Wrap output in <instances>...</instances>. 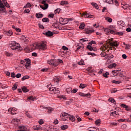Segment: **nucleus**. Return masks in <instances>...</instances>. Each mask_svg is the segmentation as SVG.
Listing matches in <instances>:
<instances>
[{"mask_svg": "<svg viewBox=\"0 0 131 131\" xmlns=\"http://www.w3.org/2000/svg\"><path fill=\"white\" fill-rule=\"evenodd\" d=\"M40 108H42L43 109H47V110H48V112L49 114L52 113V112H53V111H54V108H53L52 107H45V106H40Z\"/></svg>", "mask_w": 131, "mask_h": 131, "instance_id": "obj_8", "label": "nucleus"}, {"mask_svg": "<svg viewBox=\"0 0 131 131\" xmlns=\"http://www.w3.org/2000/svg\"><path fill=\"white\" fill-rule=\"evenodd\" d=\"M43 34L46 36H47L48 37H50L54 35V33H53V32H52L51 31H48L45 33H43Z\"/></svg>", "mask_w": 131, "mask_h": 131, "instance_id": "obj_11", "label": "nucleus"}, {"mask_svg": "<svg viewBox=\"0 0 131 131\" xmlns=\"http://www.w3.org/2000/svg\"><path fill=\"white\" fill-rule=\"evenodd\" d=\"M80 49H82L81 50H83V47L82 46H79L77 47L76 51H79V50H80Z\"/></svg>", "mask_w": 131, "mask_h": 131, "instance_id": "obj_54", "label": "nucleus"}, {"mask_svg": "<svg viewBox=\"0 0 131 131\" xmlns=\"http://www.w3.org/2000/svg\"><path fill=\"white\" fill-rule=\"evenodd\" d=\"M40 8H41V9L42 10H47V9L49 8V4H45L44 6L40 5Z\"/></svg>", "mask_w": 131, "mask_h": 131, "instance_id": "obj_18", "label": "nucleus"}, {"mask_svg": "<svg viewBox=\"0 0 131 131\" xmlns=\"http://www.w3.org/2000/svg\"><path fill=\"white\" fill-rule=\"evenodd\" d=\"M108 102H111V103H113L115 105H116V101L113 98H111L108 100Z\"/></svg>", "mask_w": 131, "mask_h": 131, "instance_id": "obj_23", "label": "nucleus"}, {"mask_svg": "<svg viewBox=\"0 0 131 131\" xmlns=\"http://www.w3.org/2000/svg\"><path fill=\"white\" fill-rule=\"evenodd\" d=\"M42 22H46L47 23H49V22H50V20H49V18L47 17L42 18Z\"/></svg>", "mask_w": 131, "mask_h": 131, "instance_id": "obj_35", "label": "nucleus"}, {"mask_svg": "<svg viewBox=\"0 0 131 131\" xmlns=\"http://www.w3.org/2000/svg\"><path fill=\"white\" fill-rule=\"evenodd\" d=\"M25 114L27 116V117H28V118H32V116L29 114V113H28V112H26Z\"/></svg>", "mask_w": 131, "mask_h": 131, "instance_id": "obj_40", "label": "nucleus"}, {"mask_svg": "<svg viewBox=\"0 0 131 131\" xmlns=\"http://www.w3.org/2000/svg\"><path fill=\"white\" fill-rule=\"evenodd\" d=\"M126 31H127V32H131V29L130 28H128L126 29Z\"/></svg>", "mask_w": 131, "mask_h": 131, "instance_id": "obj_64", "label": "nucleus"}, {"mask_svg": "<svg viewBox=\"0 0 131 131\" xmlns=\"http://www.w3.org/2000/svg\"><path fill=\"white\" fill-rule=\"evenodd\" d=\"M11 50H15L16 51H22V47L20 46V44L17 43L15 41L11 42Z\"/></svg>", "mask_w": 131, "mask_h": 131, "instance_id": "obj_3", "label": "nucleus"}, {"mask_svg": "<svg viewBox=\"0 0 131 131\" xmlns=\"http://www.w3.org/2000/svg\"><path fill=\"white\" fill-rule=\"evenodd\" d=\"M88 130L89 131H97L98 130V128L96 127H91L88 128Z\"/></svg>", "mask_w": 131, "mask_h": 131, "instance_id": "obj_19", "label": "nucleus"}, {"mask_svg": "<svg viewBox=\"0 0 131 131\" xmlns=\"http://www.w3.org/2000/svg\"><path fill=\"white\" fill-rule=\"evenodd\" d=\"M10 8V6H9V4H8L7 2H4V5L2 3V1L0 0V8L1 9H5V8Z\"/></svg>", "mask_w": 131, "mask_h": 131, "instance_id": "obj_6", "label": "nucleus"}, {"mask_svg": "<svg viewBox=\"0 0 131 131\" xmlns=\"http://www.w3.org/2000/svg\"><path fill=\"white\" fill-rule=\"evenodd\" d=\"M107 56L108 58V60H110V59L114 58V56L111 54H107Z\"/></svg>", "mask_w": 131, "mask_h": 131, "instance_id": "obj_34", "label": "nucleus"}, {"mask_svg": "<svg viewBox=\"0 0 131 131\" xmlns=\"http://www.w3.org/2000/svg\"><path fill=\"white\" fill-rule=\"evenodd\" d=\"M68 4H69L68 2L66 1H61L60 2L61 6H65V5H68Z\"/></svg>", "mask_w": 131, "mask_h": 131, "instance_id": "obj_27", "label": "nucleus"}, {"mask_svg": "<svg viewBox=\"0 0 131 131\" xmlns=\"http://www.w3.org/2000/svg\"><path fill=\"white\" fill-rule=\"evenodd\" d=\"M79 96H81V97H91V94L90 93L84 94L81 92L79 93Z\"/></svg>", "mask_w": 131, "mask_h": 131, "instance_id": "obj_17", "label": "nucleus"}, {"mask_svg": "<svg viewBox=\"0 0 131 131\" xmlns=\"http://www.w3.org/2000/svg\"><path fill=\"white\" fill-rule=\"evenodd\" d=\"M108 75H109V73L106 72L105 73L103 74V76L106 78H108Z\"/></svg>", "mask_w": 131, "mask_h": 131, "instance_id": "obj_45", "label": "nucleus"}, {"mask_svg": "<svg viewBox=\"0 0 131 131\" xmlns=\"http://www.w3.org/2000/svg\"><path fill=\"white\" fill-rule=\"evenodd\" d=\"M78 64L83 66L84 65V61L83 60H80V61L78 62Z\"/></svg>", "mask_w": 131, "mask_h": 131, "instance_id": "obj_39", "label": "nucleus"}, {"mask_svg": "<svg viewBox=\"0 0 131 131\" xmlns=\"http://www.w3.org/2000/svg\"><path fill=\"white\" fill-rule=\"evenodd\" d=\"M87 49L89 50V51H95V49H94L91 45H88L86 47Z\"/></svg>", "mask_w": 131, "mask_h": 131, "instance_id": "obj_31", "label": "nucleus"}, {"mask_svg": "<svg viewBox=\"0 0 131 131\" xmlns=\"http://www.w3.org/2000/svg\"><path fill=\"white\" fill-rule=\"evenodd\" d=\"M36 16L38 19H40V18H42L43 17V15L42 14H40V13H36Z\"/></svg>", "mask_w": 131, "mask_h": 131, "instance_id": "obj_30", "label": "nucleus"}, {"mask_svg": "<svg viewBox=\"0 0 131 131\" xmlns=\"http://www.w3.org/2000/svg\"><path fill=\"white\" fill-rule=\"evenodd\" d=\"M130 6L128 5V4H125L123 5V9H124V10H125V9H127V8H129V9L130 8Z\"/></svg>", "mask_w": 131, "mask_h": 131, "instance_id": "obj_37", "label": "nucleus"}, {"mask_svg": "<svg viewBox=\"0 0 131 131\" xmlns=\"http://www.w3.org/2000/svg\"><path fill=\"white\" fill-rule=\"evenodd\" d=\"M105 20H106V21H107L110 23H111V22H112V19L109 17H106Z\"/></svg>", "mask_w": 131, "mask_h": 131, "instance_id": "obj_38", "label": "nucleus"}, {"mask_svg": "<svg viewBox=\"0 0 131 131\" xmlns=\"http://www.w3.org/2000/svg\"><path fill=\"white\" fill-rule=\"evenodd\" d=\"M85 32L87 34H90V33H93V32H95V30L93 29H85Z\"/></svg>", "mask_w": 131, "mask_h": 131, "instance_id": "obj_14", "label": "nucleus"}, {"mask_svg": "<svg viewBox=\"0 0 131 131\" xmlns=\"http://www.w3.org/2000/svg\"><path fill=\"white\" fill-rule=\"evenodd\" d=\"M107 32H110V33H111L112 34H116L117 32L114 31V30H112V29H107Z\"/></svg>", "mask_w": 131, "mask_h": 131, "instance_id": "obj_20", "label": "nucleus"}, {"mask_svg": "<svg viewBox=\"0 0 131 131\" xmlns=\"http://www.w3.org/2000/svg\"><path fill=\"white\" fill-rule=\"evenodd\" d=\"M36 48L39 51H46L48 49V47H47V42L43 41L40 43H39L36 45Z\"/></svg>", "mask_w": 131, "mask_h": 131, "instance_id": "obj_2", "label": "nucleus"}, {"mask_svg": "<svg viewBox=\"0 0 131 131\" xmlns=\"http://www.w3.org/2000/svg\"><path fill=\"white\" fill-rule=\"evenodd\" d=\"M58 98L59 99H63L64 100H65V99H66V98L64 97V96H63V95L59 96L58 97Z\"/></svg>", "mask_w": 131, "mask_h": 131, "instance_id": "obj_56", "label": "nucleus"}, {"mask_svg": "<svg viewBox=\"0 0 131 131\" xmlns=\"http://www.w3.org/2000/svg\"><path fill=\"white\" fill-rule=\"evenodd\" d=\"M38 26L39 28H41V29H43V28H45V27H43V26L40 24H38Z\"/></svg>", "mask_w": 131, "mask_h": 131, "instance_id": "obj_59", "label": "nucleus"}, {"mask_svg": "<svg viewBox=\"0 0 131 131\" xmlns=\"http://www.w3.org/2000/svg\"><path fill=\"white\" fill-rule=\"evenodd\" d=\"M107 43H109L110 46L113 47H118L119 46V43L117 42L116 41H113V38H112L111 39H108L107 41Z\"/></svg>", "mask_w": 131, "mask_h": 131, "instance_id": "obj_5", "label": "nucleus"}, {"mask_svg": "<svg viewBox=\"0 0 131 131\" xmlns=\"http://www.w3.org/2000/svg\"><path fill=\"white\" fill-rule=\"evenodd\" d=\"M36 99V98L35 97H33V96H31L28 97L27 100H28V101H34V100H35Z\"/></svg>", "mask_w": 131, "mask_h": 131, "instance_id": "obj_21", "label": "nucleus"}, {"mask_svg": "<svg viewBox=\"0 0 131 131\" xmlns=\"http://www.w3.org/2000/svg\"><path fill=\"white\" fill-rule=\"evenodd\" d=\"M89 45L92 46V45H96V42L94 40H92L89 42Z\"/></svg>", "mask_w": 131, "mask_h": 131, "instance_id": "obj_50", "label": "nucleus"}, {"mask_svg": "<svg viewBox=\"0 0 131 131\" xmlns=\"http://www.w3.org/2000/svg\"><path fill=\"white\" fill-rule=\"evenodd\" d=\"M121 106L123 107V108H125V110L126 111H131V107L128 105H126L124 104H121Z\"/></svg>", "mask_w": 131, "mask_h": 131, "instance_id": "obj_12", "label": "nucleus"}, {"mask_svg": "<svg viewBox=\"0 0 131 131\" xmlns=\"http://www.w3.org/2000/svg\"><path fill=\"white\" fill-rule=\"evenodd\" d=\"M117 24L119 26H123L124 25V22L122 20H120L117 22Z\"/></svg>", "mask_w": 131, "mask_h": 131, "instance_id": "obj_24", "label": "nucleus"}, {"mask_svg": "<svg viewBox=\"0 0 131 131\" xmlns=\"http://www.w3.org/2000/svg\"><path fill=\"white\" fill-rule=\"evenodd\" d=\"M101 122V120H97L95 121L96 124H99V123H100Z\"/></svg>", "mask_w": 131, "mask_h": 131, "instance_id": "obj_61", "label": "nucleus"}, {"mask_svg": "<svg viewBox=\"0 0 131 131\" xmlns=\"http://www.w3.org/2000/svg\"><path fill=\"white\" fill-rule=\"evenodd\" d=\"M77 91H78V90L74 89V90H73L72 91H71V93H73V94H76V93H77Z\"/></svg>", "mask_w": 131, "mask_h": 131, "instance_id": "obj_57", "label": "nucleus"}, {"mask_svg": "<svg viewBox=\"0 0 131 131\" xmlns=\"http://www.w3.org/2000/svg\"><path fill=\"white\" fill-rule=\"evenodd\" d=\"M5 55H6V56H7V57H12V56H13V54L7 52V51L5 52Z\"/></svg>", "mask_w": 131, "mask_h": 131, "instance_id": "obj_41", "label": "nucleus"}, {"mask_svg": "<svg viewBox=\"0 0 131 131\" xmlns=\"http://www.w3.org/2000/svg\"><path fill=\"white\" fill-rule=\"evenodd\" d=\"M50 92L54 93L55 94H60V91L58 90V89H56V88H49Z\"/></svg>", "mask_w": 131, "mask_h": 131, "instance_id": "obj_7", "label": "nucleus"}, {"mask_svg": "<svg viewBox=\"0 0 131 131\" xmlns=\"http://www.w3.org/2000/svg\"><path fill=\"white\" fill-rule=\"evenodd\" d=\"M84 26H85V24H84V23H82L79 27V28L80 29H84Z\"/></svg>", "mask_w": 131, "mask_h": 131, "instance_id": "obj_28", "label": "nucleus"}, {"mask_svg": "<svg viewBox=\"0 0 131 131\" xmlns=\"http://www.w3.org/2000/svg\"><path fill=\"white\" fill-rule=\"evenodd\" d=\"M31 7V4L30 3H27L26 6H24V8H30Z\"/></svg>", "mask_w": 131, "mask_h": 131, "instance_id": "obj_53", "label": "nucleus"}, {"mask_svg": "<svg viewBox=\"0 0 131 131\" xmlns=\"http://www.w3.org/2000/svg\"><path fill=\"white\" fill-rule=\"evenodd\" d=\"M86 85H85L84 84L81 83L79 86V88L80 89H84V88H86Z\"/></svg>", "mask_w": 131, "mask_h": 131, "instance_id": "obj_42", "label": "nucleus"}, {"mask_svg": "<svg viewBox=\"0 0 131 131\" xmlns=\"http://www.w3.org/2000/svg\"><path fill=\"white\" fill-rule=\"evenodd\" d=\"M21 90L24 93H27V92H29V90H28L26 86H23L21 88Z\"/></svg>", "mask_w": 131, "mask_h": 131, "instance_id": "obj_22", "label": "nucleus"}, {"mask_svg": "<svg viewBox=\"0 0 131 131\" xmlns=\"http://www.w3.org/2000/svg\"><path fill=\"white\" fill-rule=\"evenodd\" d=\"M17 131H28V129H27L26 126L22 125L18 127V130Z\"/></svg>", "mask_w": 131, "mask_h": 131, "instance_id": "obj_10", "label": "nucleus"}, {"mask_svg": "<svg viewBox=\"0 0 131 131\" xmlns=\"http://www.w3.org/2000/svg\"><path fill=\"white\" fill-rule=\"evenodd\" d=\"M11 77H13V78L16 77V74L14 73H11Z\"/></svg>", "mask_w": 131, "mask_h": 131, "instance_id": "obj_63", "label": "nucleus"}, {"mask_svg": "<svg viewBox=\"0 0 131 131\" xmlns=\"http://www.w3.org/2000/svg\"><path fill=\"white\" fill-rule=\"evenodd\" d=\"M14 122H20V119H14Z\"/></svg>", "mask_w": 131, "mask_h": 131, "instance_id": "obj_62", "label": "nucleus"}, {"mask_svg": "<svg viewBox=\"0 0 131 131\" xmlns=\"http://www.w3.org/2000/svg\"><path fill=\"white\" fill-rule=\"evenodd\" d=\"M48 2V3H49L50 2V1H48V0H45V1H43L42 2V4L43 5H44V6H46V5H48V4H46V3Z\"/></svg>", "mask_w": 131, "mask_h": 131, "instance_id": "obj_51", "label": "nucleus"}, {"mask_svg": "<svg viewBox=\"0 0 131 131\" xmlns=\"http://www.w3.org/2000/svg\"><path fill=\"white\" fill-rule=\"evenodd\" d=\"M25 50L26 52V53H30L31 52V50H30V48L28 47H26L25 48Z\"/></svg>", "mask_w": 131, "mask_h": 131, "instance_id": "obj_33", "label": "nucleus"}, {"mask_svg": "<svg viewBox=\"0 0 131 131\" xmlns=\"http://www.w3.org/2000/svg\"><path fill=\"white\" fill-rule=\"evenodd\" d=\"M29 78V76H25L21 78V80L24 81L26 79H28Z\"/></svg>", "mask_w": 131, "mask_h": 131, "instance_id": "obj_43", "label": "nucleus"}, {"mask_svg": "<svg viewBox=\"0 0 131 131\" xmlns=\"http://www.w3.org/2000/svg\"><path fill=\"white\" fill-rule=\"evenodd\" d=\"M113 3H115V6H119V4H118V1L117 0H113Z\"/></svg>", "mask_w": 131, "mask_h": 131, "instance_id": "obj_52", "label": "nucleus"}, {"mask_svg": "<svg viewBox=\"0 0 131 131\" xmlns=\"http://www.w3.org/2000/svg\"><path fill=\"white\" fill-rule=\"evenodd\" d=\"M82 16V17H84V18H93V15H90L87 12L83 13Z\"/></svg>", "mask_w": 131, "mask_h": 131, "instance_id": "obj_13", "label": "nucleus"}, {"mask_svg": "<svg viewBox=\"0 0 131 131\" xmlns=\"http://www.w3.org/2000/svg\"><path fill=\"white\" fill-rule=\"evenodd\" d=\"M60 117H62L63 120H67V118H68L69 117L71 121H75V117H74V116H70L69 114L64 112L61 113Z\"/></svg>", "mask_w": 131, "mask_h": 131, "instance_id": "obj_1", "label": "nucleus"}, {"mask_svg": "<svg viewBox=\"0 0 131 131\" xmlns=\"http://www.w3.org/2000/svg\"><path fill=\"white\" fill-rule=\"evenodd\" d=\"M101 50L103 52L101 53V57H105L106 55V53L107 52H109V50H110V48H109V45L105 44L101 46Z\"/></svg>", "mask_w": 131, "mask_h": 131, "instance_id": "obj_4", "label": "nucleus"}, {"mask_svg": "<svg viewBox=\"0 0 131 131\" xmlns=\"http://www.w3.org/2000/svg\"><path fill=\"white\" fill-rule=\"evenodd\" d=\"M104 2L106 4H113V0H104Z\"/></svg>", "mask_w": 131, "mask_h": 131, "instance_id": "obj_36", "label": "nucleus"}, {"mask_svg": "<svg viewBox=\"0 0 131 131\" xmlns=\"http://www.w3.org/2000/svg\"><path fill=\"white\" fill-rule=\"evenodd\" d=\"M111 115H118V113L116 111H114L111 113Z\"/></svg>", "mask_w": 131, "mask_h": 131, "instance_id": "obj_49", "label": "nucleus"}, {"mask_svg": "<svg viewBox=\"0 0 131 131\" xmlns=\"http://www.w3.org/2000/svg\"><path fill=\"white\" fill-rule=\"evenodd\" d=\"M92 6H93V7H94V8H95L97 10H98L99 6H98L97 4L95 3H92Z\"/></svg>", "mask_w": 131, "mask_h": 131, "instance_id": "obj_29", "label": "nucleus"}, {"mask_svg": "<svg viewBox=\"0 0 131 131\" xmlns=\"http://www.w3.org/2000/svg\"><path fill=\"white\" fill-rule=\"evenodd\" d=\"M61 128L62 129V130H65V129H67V128H68V125H63L61 126Z\"/></svg>", "mask_w": 131, "mask_h": 131, "instance_id": "obj_32", "label": "nucleus"}, {"mask_svg": "<svg viewBox=\"0 0 131 131\" xmlns=\"http://www.w3.org/2000/svg\"><path fill=\"white\" fill-rule=\"evenodd\" d=\"M25 61L26 63V64H25V67H26L27 68L28 67H29V66H30V63H31V61L30 59H25Z\"/></svg>", "mask_w": 131, "mask_h": 131, "instance_id": "obj_15", "label": "nucleus"}, {"mask_svg": "<svg viewBox=\"0 0 131 131\" xmlns=\"http://www.w3.org/2000/svg\"><path fill=\"white\" fill-rule=\"evenodd\" d=\"M61 79L60 76H55L53 79V81H54V82H57V83H58L59 81H60Z\"/></svg>", "mask_w": 131, "mask_h": 131, "instance_id": "obj_16", "label": "nucleus"}, {"mask_svg": "<svg viewBox=\"0 0 131 131\" xmlns=\"http://www.w3.org/2000/svg\"><path fill=\"white\" fill-rule=\"evenodd\" d=\"M34 129H35V130H39L40 129H41V127L40 126V125H37L34 126Z\"/></svg>", "mask_w": 131, "mask_h": 131, "instance_id": "obj_26", "label": "nucleus"}, {"mask_svg": "<svg viewBox=\"0 0 131 131\" xmlns=\"http://www.w3.org/2000/svg\"><path fill=\"white\" fill-rule=\"evenodd\" d=\"M8 111L10 112L11 114L12 115H14L15 114H16V111H17V108H10L8 109Z\"/></svg>", "mask_w": 131, "mask_h": 131, "instance_id": "obj_9", "label": "nucleus"}, {"mask_svg": "<svg viewBox=\"0 0 131 131\" xmlns=\"http://www.w3.org/2000/svg\"><path fill=\"white\" fill-rule=\"evenodd\" d=\"M62 49L63 51H68V48L66 46H62Z\"/></svg>", "mask_w": 131, "mask_h": 131, "instance_id": "obj_55", "label": "nucleus"}, {"mask_svg": "<svg viewBox=\"0 0 131 131\" xmlns=\"http://www.w3.org/2000/svg\"><path fill=\"white\" fill-rule=\"evenodd\" d=\"M116 35H119V36H122L123 35V32H117Z\"/></svg>", "mask_w": 131, "mask_h": 131, "instance_id": "obj_48", "label": "nucleus"}, {"mask_svg": "<svg viewBox=\"0 0 131 131\" xmlns=\"http://www.w3.org/2000/svg\"><path fill=\"white\" fill-rule=\"evenodd\" d=\"M5 34H7V35L11 36L12 34H13V32L12 31L10 30L9 31H4Z\"/></svg>", "mask_w": 131, "mask_h": 131, "instance_id": "obj_25", "label": "nucleus"}, {"mask_svg": "<svg viewBox=\"0 0 131 131\" xmlns=\"http://www.w3.org/2000/svg\"><path fill=\"white\" fill-rule=\"evenodd\" d=\"M80 40L81 42H84V41H89L86 38L81 39Z\"/></svg>", "mask_w": 131, "mask_h": 131, "instance_id": "obj_44", "label": "nucleus"}, {"mask_svg": "<svg viewBox=\"0 0 131 131\" xmlns=\"http://www.w3.org/2000/svg\"><path fill=\"white\" fill-rule=\"evenodd\" d=\"M87 70L90 73H93V72H94V71L92 69V68H88Z\"/></svg>", "mask_w": 131, "mask_h": 131, "instance_id": "obj_46", "label": "nucleus"}, {"mask_svg": "<svg viewBox=\"0 0 131 131\" xmlns=\"http://www.w3.org/2000/svg\"><path fill=\"white\" fill-rule=\"evenodd\" d=\"M13 91H15V90H17V85L16 84H14L12 87Z\"/></svg>", "mask_w": 131, "mask_h": 131, "instance_id": "obj_58", "label": "nucleus"}, {"mask_svg": "<svg viewBox=\"0 0 131 131\" xmlns=\"http://www.w3.org/2000/svg\"><path fill=\"white\" fill-rule=\"evenodd\" d=\"M39 124H43V120L42 119H40L39 121Z\"/></svg>", "mask_w": 131, "mask_h": 131, "instance_id": "obj_60", "label": "nucleus"}, {"mask_svg": "<svg viewBox=\"0 0 131 131\" xmlns=\"http://www.w3.org/2000/svg\"><path fill=\"white\" fill-rule=\"evenodd\" d=\"M112 83H116V84H119L121 82L120 81H116V80H112Z\"/></svg>", "mask_w": 131, "mask_h": 131, "instance_id": "obj_47", "label": "nucleus"}]
</instances>
